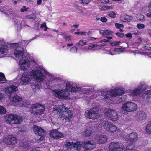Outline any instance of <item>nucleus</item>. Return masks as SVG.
<instances>
[{
	"instance_id": "f257e3e1",
	"label": "nucleus",
	"mask_w": 151,
	"mask_h": 151,
	"mask_svg": "<svg viewBox=\"0 0 151 151\" xmlns=\"http://www.w3.org/2000/svg\"><path fill=\"white\" fill-rule=\"evenodd\" d=\"M80 89V88L75 84L71 82H68L66 83V89L62 90H55L54 91V94L56 97L58 98L66 99L70 95L69 91L76 92Z\"/></svg>"
},
{
	"instance_id": "f03ea898",
	"label": "nucleus",
	"mask_w": 151,
	"mask_h": 151,
	"mask_svg": "<svg viewBox=\"0 0 151 151\" xmlns=\"http://www.w3.org/2000/svg\"><path fill=\"white\" fill-rule=\"evenodd\" d=\"M102 123V127L109 133L116 136L120 135V129L114 124L107 121H104Z\"/></svg>"
},
{
	"instance_id": "7ed1b4c3",
	"label": "nucleus",
	"mask_w": 151,
	"mask_h": 151,
	"mask_svg": "<svg viewBox=\"0 0 151 151\" xmlns=\"http://www.w3.org/2000/svg\"><path fill=\"white\" fill-rule=\"evenodd\" d=\"M123 93V91L121 88H116L111 91H109L107 90H104L102 92L101 94L107 100H111L112 97L121 95Z\"/></svg>"
},
{
	"instance_id": "20e7f679",
	"label": "nucleus",
	"mask_w": 151,
	"mask_h": 151,
	"mask_svg": "<svg viewBox=\"0 0 151 151\" xmlns=\"http://www.w3.org/2000/svg\"><path fill=\"white\" fill-rule=\"evenodd\" d=\"M57 109L59 113H61L60 117L61 118L69 119L71 118L73 114L70 110H66L67 109L64 106V104L58 105Z\"/></svg>"
},
{
	"instance_id": "39448f33",
	"label": "nucleus",
	"mask_w": 151,
	"mask_h": 151,
	"mask_svg": "<svg viewBox=\"0 0 151 151\" xmlns=\"http://www.w3.org/2000/svg\"><path fill=\"white\" fill-rule=\"evenodd\" d=\"M6 120L10 124H19L22 121L23 118L16 114H11L7 116Z\"/></svg>"
},
{
	"instance_id": "423d86ee",
	"label": "nucleus",
	"mask_w": 151,
	"mask_h": 151,
	"mask_svg": "<svg viewBox=\"0 0 151 151\" xmlns=\"http://www.w3.org/2000/svg\"><path fill=\"white\" fill-rule=\"evenodd\" d=\"M147 87L148 86L144 83H142L129 93V95L132 97L138 96L141 94L142 91L146 90Z\"/></svg>"
},
{
	"instance_id": "0eeeda50",
	"label": "nucleus",
	"mask_w": 151,
	"mask_h": 151,
	"mask_svg": "<svg viewBox=\"0 0 151 151\" xmlns=\"http://www.w3.org/2000/svg\"><path fill=\"white\" fill-rule=\"evenodd\" d=\"M122 110L128 112H134L137 109V105L132 102H129L122 104L121 107Z\"/></svg>"
},
{
	"instance_id": "6e6552de",
	"label": "nucleus",
	"mask_w": 151,
	"mask_h": 151,
	"mask_svg": "<svg viewBox=\"0 0 151 151\" xmlns=\"http://www.w3.org/2000/svg\"><path fill=\"white\" fill-rule=\"evenodd\" d=\"M31 107L32 109L31 113L34 114L41 115L44 112V107L40 104H35L32 105Z\"/></svg>"
},
{
	"instance_id": "1a4fd4ad",
	"label": "nucleus",
	"mask_w": 151,
	"mask_h": 151,
	"mask_svg": "<svg viewBox=\"0 0 151 151\" xmlns=\"http://www.w3.org/2000/svg\"><path fill=\"white\" fill-rule=\"evenodd\" d=\"M81 143H80V142L74 143L73 142H70L68 140L66 141L65 142V147L67 150H68L73 148L77 150H80L81 148Z\"/></svg>"
},
{
	"instance_id": "9d476101",
	"label": "nucleus",
	"mask_w": 151,
	"mask_h": 151,
	"mask_svg": "<svg viewBox=\"0 0 151 151\" xmlns=\"http://www.w3.org/2000/svg\"><path fill=\"white\" fill-rule=\"evenodd\" d=\"M124 146L118 142H111L109 147V151H123Z\"/></svg>"
},
{
	"instance_id": "9b49d317",
	"label": "nucleus",
	"mask_w": 151,
	"mask_h": 151,
	"mask_svg": "<svg viewBox=\"0 0 151 151\" xmlns=\"http://www.w3.org/2000/svg\"><path fill=\"white\" fill-rule=\"evenodd\" d=\"M105 115L108 119L112 121H116L119 118L117 112L115 110L111 109H107Z\"/></svg>"
},
{
	"instance_id": "f8f14e48",
	"label": "nucleus",
	"mask_w": 151,
	"mask_h": 151,
	"mask_svg": "<svg viewBox=\"0 0 151 151\" xmlns=\"http://www.w3.org/2000/svg\"><path fill=\"white\" fill-rule=\"evenodd\" d=\"M30 75L38 82L42 81L44 79V75L40 70H32L30 72Z\"/></svg>"
},
{
	"instance_id": "ddd939ff",
	"label": "nucleus",
	"mask_w": 151,
	"mask_h": 151,
	"mask_svg": "<svg viewBox=\"0 0 151 151\" xmlns=\"http://www.w3.org/2000/svg\"><path fill=\"white\" fill-rule=\"evenodd\" d=\"M81 143V149H85L87 150H91L94 148L96 146V142L93 140L86 141L84 142H80Z\"/></svg>"
},
{
	"instance_id": "4468645a",
	"label": "nucleus",
	"mask_w": 151,
	"mask_h": 151,
	"mask_svg": "<svg viewBox=\"0 0 151 151\" xmlns=\"http://www.w3.org/2000/svg\"><path fill=\"white\" fill-rule=\"evenodd\" d=\"M9 99L12 102L17 103L19 106H26L21 98L16 94L11 95L9 96Z\"/></svg>"
},
{
	"instance_id": "2eb2a0df",
	"label": "nucleus",
	"mask_w": 151,
	"mask_h": 151,
	"mask_svg": "<svg viewBox=\"0 0 151 151\" xmlns=\"http://www.w3.org/2000/svg\"><path fill=\"white\" fill-rule=\"evenodd\" d=\"M86 116L90 119H95L99 116L96 109L94 108L86 111L85 113Z\"/></svg>"
},
{
	"instance_id": "dca6fc26",
	"label": "nucleus",
	"mask_w": 151,
	"mask_h": 151,
	"mask_svg": "<svg viewBox=\"0 0 151 151\" xmlns=\"http://www.w3.org/2000/svg\"><path fill=\"white\" fill-rule=\"evenodd\" d=\"M30 62L27 57L24 56L20 60L19 65L21 69L23 70H27L29 68Z\"/></svg>"
},
{
	"instance_id": "f3484780",
	"label": "nucleus",
	"mask_w": 151,
	"mask_h": 151,
	"mask_svg": "<svg viewBox=\"0 0 151 151\" xmlns=\"http://www.w3.org/2000/svg\"><path fill=\"white\" fill-rule=\"evenodd\" d=\"M146 115L144 112L140 111L137 112L135 116L136 121L140 123L144 122L146 119Z\"/></svg>"
},
{
	"instance_id": "a211bd4d",
	"label": "nucleus",
	"mask_w": 151,
	"mask_h": 151,
	"mask_svg": "<svg viewBox=\"0 0 151 151\" xmlns=\"http://www.w3.org/2000/svg\"><path fill=\"white\" fill-rule=\"evenodd\" d=\"M127 139L128 142L129 141L130 143L133 144L138 140V134L135 132L131 133L127 136Z\"/></svg>"
},
{
	"instance_id": "6ab92c4d",
	"label": "nucleus",
	"mask_w": 151,
	"mask_h": 151,
	"mask_svg": "<svg viewBox=\"0 0 151 151\" xmlns=\"http://www.w3.org/2000/svg\"><path fill=\"white\" fill-rule=\"evenodd\" d=\"M3 142L8 145L15 144L17 142L16 137L11 135H8L4 138Z\"/></svg>"
},
{
	"instance_id": "aec40b11",
	"label": "nucleus",
	"mask_w": 151,
	"mask_h": 151,
	"mask_svg": "<svg viewBox=\"0 0 151 151\" xmlns=\"http://www.w3.org/2000/svg\"><path fill=\"white\" fill-rule=\"evenodd\" d=\"M50 136L54 139H58L64 137L63 134L58 131L55 129L51 130L50 133Z\"/></svg>"
},
{
	"instance_id": "412c9836",
	"label": "nucleus",
	"mask_w": 151,
	"mask_h": 151,
	"mask_svg": "<svg viewBox=\"0 0 151 151\" xmlns=\"http://www.w3.org/2000/svg\"><path fill=\"white\" fill-rule=\"evenodd\" d=\"M31 76L27 72L24 73L22 75L21 78L20 82L18 84L19 85L23 84V83H27L30 81Z\"/></svg>"
},
{
	"instance_id": "4be33fe9",
	"label": "nucleus",
	"mask_w": 151,
	"mask_h": 151,
	"mask_svg": "<svg viewBox=\"0 0 151 151\" xmlns=\"http://www.w3.org/2000/svg\"><path fill=\"white\" fill-rule=\"evenodd\" d=\"M33 130L37 135H45V131L41 128L37 126H34Z\"/></svg>"
},
{
	"instance_id": "5701e85b",
	"label": "nucleus",
	"mask_w": 151,
	"mask_h": 151,
	"mask_svg": "<svg viewBox=\"0 0 151 151\" xmlns=\"http://www.w3.org/2000/svg\"><path fill=\"white\" fill-rule=\"evenodd\" d=\"M18 90L17 86L14 85H10L4 89L5 92L6 93L11 94L14 92H16Z\"/></svg>"
},
{
	"instance_id": "b1692460",
	"label": "nucleus",
	"mask_w": 151,
	"mask_h": 151,
	"mask_svg": "<svg viewBox=\"0 0 151 151\" xmlns=\"http://www.w3.org/2000/svg\"><path fill=\"white\" fill-rule=\"evenodd\" d=\"M97 143L99 144H104L106 142L107 140V137L104 135H99L96 138Z\"/></svg>"
},
{
	"instance_id": "393cba45",
	"label": "nucleus",
	"mask_w": 151,
	"mask_h": 151,
	"mask_svg": "<svg viewBox=\"0 0 151 151\" xmlns=\"http://www.w3.org/2000/svg\"><path fill=\"white\" fill-rule=\"evenodd\" d=\"M14 54L16 57L19 59L20 60H22L24 57L23 50H20L17 49L15 50L14 52Z\"/></svg>"
},
{
	"instance_id": "a878e982",
	"label": "nucleus",
	"mask_w": 151,
	"mask_h": 151,
	"mask_svg": "<svg viewBox=\"0 0 151 151\" xmlns=\"http://www.w3.org/2000/svg\"><path fill=\"white\" fill-rule=\"evenodd\" d=\"M120 19L121 21L124 22H129L132 19V18L128 15H124L121 17Z\"/></svg>"
},
{
	"instance_id": "bb28decb",
	"label": "nucleus",
	"mask_w": 151,
	"mask_h": 151,
	"mask_svg": "<svg viewBox=\"0 0 151 151\" xmlns=\"http://www.w3.org/2000/svg\"><path fill=\"white\" fill-rule=\"evenodd\" d=\"M124 151H136L134 145L132 144L128 145Z\"/></svg>"
},
{
	"instance_id": "cd10ccee",
	"label": "nucleus",
	"mask_w": 151,
	"mask_h": 151,
	"mask_svg": "<svg viewBox=\"0 0 151 151\" xmlns=\"http://www.w3.org/2000/svg\"><path fill=\"white\" fill-rule=\"evenodd\" d=\"M8 50V46L6 45L0 46V53L3 54L6 52Z\"/></svg>"
},
{
	"instance_id": "c85d7f7f",
	"label": "nucleus",
	"mask_w": 151,
	"mask_h": 151,
	"mask_svg": "<svg viewBox=\"0 0 151 151\" xmlns=\"http://www.w3.org/2000/svg\"><path fill=\"white\" fill-rule=\"evenodd\" d=\"M99 32L100 34L103 36L110 35L111 34L112 32L109 31L108 30H100L99 31Z\"/></svg>"
},
{
	"instance_id": "c756f323",
	"label": "nucleus",
	"mask_w": 151,
	"mask_h": 151,
	"mask_svg": "<svg viewBox=\"0 0 151 151\" xmlns=\"http://www.w3.org/2000/svg\"><path fill=\"white\" fill-rule=\"evenodd\" d=\"M6 80L4 74L0 72V83H4L6 82Z\"/></svg>"
},
{
	"instance_id": "7c9ffc66",
	"label": "nucleus",
	"mask_w": 151,
	"mask_h": 151,
	"mask_svg": "<svg viewBox=\"0 0 151 151\" xmlns=\"http://www.w3.org/2000/svg\"><path fill=\"white\" fill-rule=\"evenodd\" d=\"M145 130L147 133H151V121L146 126Z\"/></svg>"
},
{
	"instance_id": "2f4dec72",
	"label": "nucleus",
	"mask_w": 151,
	"mask_h": 151,
	"mask_svg": "<svg viewBox=\"0 0 151 151\" xmlns=\"http://www.w3.org/2000/svg\"><path fill=\"white\" fill-rule=\"evenodd\" d=\"M87 42V41L85 40H80L76 43V46H83L85 45Z\"/></svg>"
},
{
	"instance_id": "473e14b6",
	"label": "nucleus",
	"mask_w": 151,
	"mask_h": 151,
	"mask_svg": "<svg viewBox=\"0 0 151 151\" xmlns=\"http://www.w3.org/2000/svg\"><path fill=\"white\" fill-rule=\"evenodd\" d=\"M149 12L147 13L146 15L148 17H151V1L148 5Z\"/></svg>"
},
{
	"instance_id": "72a5a7b5",
	"label": "nucleus",
	"mask_w": 151,
	"mask_h": 151,
	"mask_svg": "<svg viewBox=\"0 0 151 151\" xmlns=\"http://www.w3.org/2000/svg\"><path fill=\"white\" fill-rule=\"evenodd\" d=\"M91 134V131L90 130H86L84 132L83 134L86 137H89L90 136Z\"/></svg>"
},
{
	"instance_id": "f704fd0d",
	"label": "nucleus",
	"mask_w": 151,
	"mask_h": 151,
	"mask_svg": "<svg viewBox=\"0 0 151 151\" xmlns=\"http://www.w3.org/2000/svg\"><path fill=\"white\" fill-rule=\"evenodd\" d=\"M108 15L109 17L112 18H114L116 17V14L113 11H111Z\"/></svg>"
},
{
	"instance_id": "c9c22d12",
	"label": "nucleus",
	"mask_w": 151,
	"mask_h": 151,
	"mask_svg": "<svg viewBox=\"0 0 151 151\" xmlns=\"http://www.w3.org/2000/svg\"><path fill=\"white\" fill-rule=\"evenodd\" d=\"M138 19L141 21H144L145 19V18L144 16L142 14H140L137 17Z\"/></svg>"
},
{
	"instance_id": "e433bc0d",
	"label": "nucleus",
	"mask_w": 151,
	"mask_h": 151,
	"mask_svg": "<svg viewBox=\"0 0 151 151\" xmlns=\"http://www.w3.org/2000/svg\"><path fill=\"white\" fill-rule=\"evenodd\" d=\"M6 112V109L4 107L0 105V114H4Z\"/></svg>"
},
{
	"instance_id": "4c0bfd02",
	"label": "nucleus",
	"mask_w": 151,
	"mask_h": 151,
	"mask_svg": "<svg viewBox=\"0 0 151 151\" xmlns=\"http://www.w3.org/2000/svg\"><path fill=\"white\" fill-rule=\"evenodd\" d=\"M144 94H145L146 97L147 98L151 97V89L146 91Z\"/></svg>"
},
{
	"instance_id": "58836bf2",
	"label": "nucleus",
	"mask_w": 151,
	"mask_h": 151,
	"mask_svg": "<svg viewBox=\"0 0 151 151\" xmlns=\"http://www.w3.org/2000/svg\"><path fill=\"white\" fill-rule=\"evenodd\" d=\"M137 27L139 29H143L145 27L144 24H143L139 23L137 25Z\"/></svg>"
},
{
	"instance_id": "ea45409f",
	"label": "nucleus",
	"mask_w": 151,
	"mask_h": 151,
	"mask_svg": "<svg viewBox=\"0 0 151 151\" xmlns=\"http://www.w3.org/2000/svg\"><path fill=\"white\" fill-rule=\"evenodd\" d=\"M64 38L65 40L67 41H69L71 39V36L70 35L68 36H64Z\"/></svg>"
},
{
	"instance_id": "a19ab883",
	"label": "nucleus",
	"mask_w": 151,
	"mask_h": 151,
	"mask_svg": "<svg viewBox=\"0 0 151 151\" xmlns=\"http://www.w3.org/2000/svg\"><path fill=\"white\" fill-rule=\"evenodd\" d=\"M115 25L116 27L118 29H119L120 28H122L124 27L123 25L121 24L115 23Z\"/></svg>"
},
{
	"instance_id": "79ce46f5",
	"label": "nucleus",
	"mask_w": 151,
	"mask_h": 151,
	"mask_svg": "<svg viewBox=\"0 0 151 151\" xmlns=\"http://www.w3.org/2000/svg\"><path fill=\"white\" fill-rule=\"evenodd\" d=\"M77 48L76 47H73L71 48L70 50V51H71L72 53H75L77 51Z\"/></svg>"
},
{
	"instance_id": "37998d69",
	"label": "nucleus",
	"mask_w": 151,
	"mask_h": 151,
	"mask_svg": "<svg viewBox=\"0 0 151 151\" xmlns=\"http://www.w3.org/2000/svg\"><path fill=\"white\" fill-rule=\"evenodd\" d=\"M91 1V0H81V3L83 4H86Z\"/></svg>"
},
{
	"instance_id": "c03bdc74",
	"label": "nucleus",
	"mask_w": 151,
	"mask_h": 151,
	"mask_svg": "<svg viewBox=\"0 0 151 151\" xmlns=\"http://www.w3.org/2000/svg\"><path fill=\"white\" fill-rule=\"evenodd\" d=\"M35 15L34 14H32L28 16V17L30 19H34L36 18Z\"/></svg>"
},
{
	"instance_id": "a18cd8bd",
	"label": "nucleus",
	"mask_w": 151,
	"mask_h": 151,
	"mask_svg": "<svg viewBox=\"0 0 151 151\" xmlns=\"http://www.w3.org/2000/svg\"><path fill=\"white\" fill-rule=\"evenodd\" d=\"M40 137L38 138V139H37V142H40L42 141L44 139L43 136L44 135H40Z\"/></svg>"
},
{
	"instance_id": "49530a36",
	"label": "nucleus",
	"mask_w": 151,
	"mask_h": 151,
	"mask_svg": "<svg viewBox=\"0 0 151 151\" xmlns=\"http://www.w3.org/2000/svg\"><path fill=\"white\" fill-rule=\"evenodd\" d=\"M100 20L103 22H105L107 21V19L105 17H102L100 18Z\"/></svg>"
},
{
	"instance_id": "de8ad7c7",
	"label": "nucleus",
	"mask_w": 151,
	"mask_h": 151,
	"mask_svg": "<svg viewBox=\"0 0 151 151\" xmlns=\"http://www.w3.org/2000/svg\"><path fill=\"white\" fill-rule=\"evenodd\" d=\"M116 35L120 37H122L124 36V34L123 33L120 32L116 33Z\"/></svg>"
},
{
	"instance_id": "09e8293b",
	"label": "nucleus",
	"mask_w": 151,
	"mask_h": 151,
	"mask_svg": "<svg viewBox=\"0 0 151 151\" xmlns=\"http://www.w3.org/2000/svg\"><path fill=\"white\" fill-rule=\"evenodd\" d=\"M120 43V41H118V42L115 41V42H112V43H111V44L112 45L115 46V45H117L119 44V43Z\"/></svg>"
},
{
	"instance_id": "8fccbe9b",
	"label": "nucleus",
	"mask_w": 151,
	"mask_h": 151,
	"mask_svg": "<svg viewBox=\"0 0 151 151\" xmlns=\"http://www.w3.org/2000/svg\"><path fill=\"white\" fill-rule=\"evenodd\" d=\"M27 10V9L26 8V7L25 6H23L20 9V11L22 12H24Z\"/></svg>"
},
{
	"instance_id": "3c124183",
	"label": "nucleus",
	"mask_w": 151,
	"mask_h": 151,
	"mask_svg": "<svg viewBox=\"0 0 151 151\" xmlns=\"http://www.w3.org/2000/svg\"><path fill=\"white\" fill-rule=\"evenodd\" d=\"M132 34L135 35H139L140 34V32L137 30H135V31H133Z\"/></svg>"
},
{
	"instance_id": "603ef678",
	"label": "nucleus",
	"mask_w": 151,
	"mask_h": 151,
	"mask_svg": "<svg viewBox=\"0 0 151 151\" xmlns=\"http://www.w3.org/2000/svg\"><path fill=\"white\" fill-rule=\"evenodd\" d=\"M124 48H116V49L115 50V51H121V52H122L123 50H124Z\"/></svg>"
},
{
	"instance_id": "864d4df0",
	"label": "nucleus",
	"mask_w": 151,
	"mask_h": 151,
	"mask_svg": "<svg viewBox=\"0 0 151 151\" xmlns=\"http://www.w3.org/2000/svg\"><path fill=\"white\" fill-rule=\"evenodd\" d=\"M96 44H93L91 45H89L88 46V49H90L91 48L96 47Z\"/></svg>"
},
{
	"instance_id": "5fc2aeb1",
	"label": "nucleus",
	"mask_w": 151,
	"mask_h": 151,
	"mask_svg": "<svg viewBox=\"0 0 151 151\" xmlns=\"http://www.w3.org/2000/svg\"><path fill=\"white\" fill-rule=\"evenodd\" d=\"M144 48L146 50H151V47H148V46H145Z\"/></svg>"
},
{
	"instance_id": "6e6d98bb",
	"label": "nucleus",
	"mask_w": 151,
	"mask_h": 151,
	"mask_svg": "<svg viewBox=\"0 0 151 151\" xmlns=\"http://www.w3.org/2000/svg\"><path fill=\"white\" fill-rule=\"evenodd\" d=\"M80 34L82 35L86 36L88 35V33L86 32H81Z\"/></svg>"
},
{
	"instance_id": "4d7b16f0",
	"label": "nucleus",
	"mask_w": 151,
	"mask_h": 151,
	"mask_svg": "<svg viewBox=\"0 0 151 151\" xmlns=\"http://www.w3.org/2000/svg\"><path fill=\"white\" fill-rule=\"evenodd\" d=\"M39 147H37L32 149L30 151H40L39 149Z\"/></svg>"
},
{
	"instance_id": "13d9d810",
	"label": "nucleus",
	"mask_w": 151,
	"mask_h": 151,
	"mask_svg": "<svg viewBox=\"0 0 151 151\" xmlns=\"http://www.w3.org/2000/svg\"><path fill=\"white\" fill-rule=\"evenodd\" d=\"M101 2L104 4H106L109 2V0H101Z\"/></svg>"
},
{
	"instance_id": "bf43d9fd",
	"label": "nucleus",
	"mask_w": 151,
	"mask_h": 151,
	"mask_svg": "<svg viewBox=\"0 0 151 151\" xmlns=\"http://www.w3.org/2000/svg\"><path fill=\"white\" fill-rule=\"evenodd\" d=\"M105 7L107 10L112 9H113V7L112 6H106Z\"/></svg>"
},
{
	"instance_id": "052dcab7",
	"label": "nucleus",
	"mask_w": 151,
	"mask_h": 151,
	"mask_svg": "<svg viewBox=\"0 0 151 151\" xmlns=\"http://www.w3.org/2000/svg\"><path fill=\"white\" fill-rule=\"evenodd\" d=\"M125 35L126 37H132V34L130 33L126 34Z\"/></svg>"
},
{
	"instance_id": "680f3d73",
	"label": "nucleus",
	"mask_w": 151,
	"mask_h": 151,
	"mask_svg": "<svg viewBox=\"0 0 151 151\" xmlns=\"http://www.w3.org/2000/svg\"><path fill=\"white\" fill-rule=\"evenodd\" d=\"M46 23L44 22L43 23L41 24L40 27L41 28H45V27H46Z\"/></svg>"
},
{
	"instance_id": "e2e57ef3",
	"label": "nucleus",
	"mask_w": 151,
	"mask_h": 151,
	"mask_svg": "<svg viewBox=\"0 0 151 151\" xmlns=\"http://www.w3.org/2000/svg\"><path fill=\"white\" fill-rule=\"evenodd\" d=\"M109 40H107L106 39H104L103 40L101 41H100V42H109Z\"/></svg>"
},
{
	"instance_id": "0e129e2a",
	"label": "nucleus",
	"mask_w": 151,
	"mask_h": 151,
	"mask_svg": "<svg viewBox=\"0 0 151 151\" xmlns=\"http://www.w3.org/2000/svg\"><path fill=\"white\" fill-rule=\"evenodd\" d=\"M42 2V0H37V4L38 5H40L41 4Z\"/></svg>"
},
{
	"instance_id": "69168bd1",
	"label": "nucleus",
	"mask_w": 151,
	"mask_h": 151,
	"mask_svg": "<svg viewBox=\"0 0 151 151\" xmlns=\"http://www.w3.org/2000/svg\"><path fill=\"white\" fill-rule=\"evenodd\" d=\"M5 9V7H3V8H0V11L1 12H3L4 11V9Z\"/></svg>"
},
{
	"instance_id": "338daca9",
	"label": "nucleus",
	"mask_w": 151,
	"mask_h": 151,
	"mask_svg": "<svg viewBox=\"0 0 151 151\" xmlns=\"http://www.w3.org/2000/svg\"><path fill=\"white\" fill-rule=\"evenodd\" d=\"M4 95L2 93H0V100H1L4 97Z\"/></svg>"
},
{
	"instance_id": "774afa93",
	"label": "nucleus",
	"mask_w": 151,
	"mask_h": 151,
	"mask_svg": "<svg viewBox=\"0 0 151 151\" xmlns=\"http://www.w3.org/2000/svg\"><path fill=\"white\" fill-rule=\"evenodd\" d=\"M148 32L151 37V30L150 29H148Z\"/></svg>"
}]
</instances>
